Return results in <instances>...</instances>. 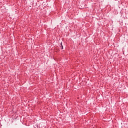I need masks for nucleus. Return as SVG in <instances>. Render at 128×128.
Segmentation results:
<instances>
[{"label": "nucleus", "instance_id": "obj_1", "mask_svg": "<svg viewBox=\"0 0 128 128\" xmlns=\"http://www.w3.org/2000/svg\"><path fill=\"white\" fill-rule=\"evenodd\" d=\"M61 46H62V50L64 49V46H62V43L61 42Z\"/></svg>", "mask_w": 128, "mask_h": 128}]
</instances>
